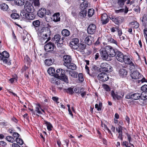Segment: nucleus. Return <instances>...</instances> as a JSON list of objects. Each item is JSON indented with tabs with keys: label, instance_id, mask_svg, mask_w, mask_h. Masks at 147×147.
I'll list each match as a JSON object with an SVG mask.
<instances>
[{
	"label": "nucleus",
	"instance_id": "1",
	"mask_svg": "<svg viewBox=\"0 0 147 147\" xmlns=\"http://www.w3.org/2000/svg\"><path fill=\"white\" fill-rule=\"evenodd\" d=\"M55 74L58 79L66 83H68L67 77L65 74V71L64 70L61 69H58L56 70Z\"/></svg>",
	"mask_w": 147,
	"mask_h": 147
},
{
	"label": "nucleus",
	"instance_id": "2",
	"mask_svg": "<svg viewBox=\"0 0 147 147\" xmlns=\"http://www.w3.org/2000/svg\"><path fill=\"white\" fill-rule=\"evenodd\" d=\"M32 12H26L24 10H23L21 11L20 15L23 19L27 21L29 20H32L35 18V15L32 13Z\"/></svg>",
	"mask_w": 147,
	"mask_h": 147
},
{
	"label": "nucleus",
	"instance_id": "3",
	"mask_svg": "<svg viewBox=\"0 0 147 147\" xmlns=\"http://www.w3.org/2000/svg\"><path fill=\"white\" fill-rule=\"evenodd\" d=\"M9 57V54L6 51H4L2 53H0V60H3L4 63L10 65L11 64V62L7 59Z\"/></svg>",
	"mask_w": 147,
	"mask_h": 147
},
{
	"label": "nucleus",
	"instance_id": "4",
	"mask_svg": "<svg viewBox=\"0 0 147 147\" xmlns=\"http://www.w3.org/2000/svg\"><path fill=\"white\" fill-rule=\"evenodd\" d=\"M124 62L125 63L129 65V69L130 70L134 69L135 68V65L134 64L133 62L130 58L129 56V55H125L124 58Z\"/></svg>",
	"mask_w": 147,
	"mask_h": 147
},
{
	"label": "nucleus",
	"instance_id": "5",
	"mask_svg": "<svg viewBox=\"0 0 147 147\" xmlns=\"http://www.w3.org/2000/svg\"><path fill=\"white\" fill-rule=\"evenodd\" d=\"M100 70L105 72H110L112 70V67L106 63H103L101 64Z\"/></svg>",
	"mask_w": 147,
	"mask_h": 147
},
{
	"label": "nucleus",
	"instance_id": "6",
	"mask_svg": "<svg viewBox=\"0 0 147 147\" xmlns=\"http://www.w3.org/2000/svg\"><path fill=\"white\" fill-rule=\"evenodd\" d=\"M105 49L109 57H114L115 55L116 52L111 46H107L105 47Z\"/></svg>",
	"mask_w": 147,
	"mask_h": 147
},
{
	"label": "nucleus",
	"instance_id": "7",
	"mask_svg": "<svg viewBox=\"0 0 147 147\" xmlns=\"http://www.w3.org/2000/svg\"><path fill=\"white\" fill-rule=\"evenodd\" d=\"M24 9L28 12H33L34 10L33 6L30 2L28 1L26 2Z\"/></svg>",
	"mask_w": 147,
	"mask_h": 147
},
{
	"label": "nucleus",
	"instance_id": "8",
	"mask_svg": "<svg viewBox=\"0 0 147 147\" xmlns=\"http://www.w3.org/2000/svg\"><path fill=\"white\" fill-rule=\"evenodd\" d=\"M100 56L102 59L105 60H109V56L108 53L106 51L105 47L104 48H102L100 50Z\"/></svg>",
	"mask_w": 147,
	"mask_h": 147
},
{
	"label": "nucleus",
	"instance_id": "9",
	"mask_svg": "<svg viewBox=\"0 0 147 147\" xmlns=\"http://www.w3.org/2000/svg\"><path fill=\"white\" fill-rule=\"evenodd\" d=\"M47 31L46 33L41 34L40 36L43 40H47L46 42L48 41L51 39L50 36L51 34V31L49 28H47Z\"/></svg>",
	"mask_w": 147,
	"mask_h": 147
},
{
	"label": "nucleus",
	"instance_id": "10",
	"mask_svg": "<svg viewBox=\"0 0 147 147\" xmlns=\"http://www.w3.org/2000/svg\"><path fill=\"white\" fill-rule=\"evenodd\" d=\"M98 80L102 82L107 81L109 77L107 74L104 72L99 74L97 76Z\"/></svg>",
	"mask_w": 147,
	"mask_h": 147
},
{
	"label": "nucleus",
	"instance_id": "11",
	"mask_svg": "<svg viewBox=\"0 0 147 147\" xmlns=\"http://www.w3.org/2000/svg\"><path fill=\"white\" fill-rule=\"evenodd\" d=\"M79 40L77 38H73L70 42V46L74 49H76L78 45Z\"/></svg>",
	"mask_w": 147,
	"mask_h": 147
},
{
	"label": "nucleus",
	"instance_id": "12",
	"mask_svg": "<svg viewBox=\"0 0 147 147\" xmlns=\"http://www.w3.org/2000/svg\"><path fill=\"white\" fill-rule=\"evenodd\" d=\"M96 26L95 24H91L88 26L87 28V32L90 34H93L96 31Z\"/></svg>",
	"mask_w": 147,
	"mask_h": 147
},
{
	"label": "nucleus",
	"instance_id": "13",
	"mask_svg": "<svg viewBox=\"0 0 147 147\" xmlns=\"http://www.w3.org/2000/svg\"><path fill=\"white\" fill-rule=\"evenodd\" d=\"M116 58L119 61L123 63L124 62V55L121 52L117 51L116 52Z\"/></svg>",
	"mask_w": 147,
	"mask_h": 147
},
{
	"label": "nucleus",
	"instance_id": "14",
	"mask_svg": "<svg viewBox=\"0 0 147 147\" xmlns=\"http://www.w3.org/2000/svg\"><path fill=\"white\" fill-rule=\"evenodd\" d=\"M54 47V45L53 43L51 42H49L45 45L44 48L46 51L49 52L53 50Z\"/></svg>",
	"mask_w": 147,
	"mask_h": 147
},
{
	"label": "nucleus",
	"instance_id": "15",
	"mask_svg": "<svg viewBox=\"0 0 147 147\" xmlns=\"http://www.w3.org/2000/svg\"><path fill=\"white\" fill-rule=\"evenodd\" d=\"M133 79H137L141 78L142 76L137 71H134L130 75Z\"/></svg>",
	"mask_w": 147,
	"mask_h": 147
},
{
	"label": "nucleus",
	"instance_id": "16",
	"mask_svg": "<svg viewBox=\"0 0 147 147\" xmlns=\"http://www.w3.org/2000/svg\"><path fill=\"white\" fill-rule=\"evenodd\" d=\"M109 19L108 18L107 15L104 13L102 14L101 16V21L103 24H107L109 22Z\"/></svg>",
	"mask_w": 147,
	"mask_h": 147
},
{
	"label": "nucleus",
	"instance_id": "17",
	"mask_svg": "<svg viewBox=\"0 0 147 147\" xmlns=\"http://www.w3.org/2000/svg\"><path fill=\"white\" fill-rule=\"evenodd\" d=\"M111 95L113 98L114 100H115L116 99L119 100L121 98L120 93L119 92L118 93L117 92H115L113 91H111Z\"/></svg>",
	"mask_w": 147,
	"mask_h": 147
},
{
	"label": "nucleus",
	"instance_id": "18",
	"mask_svg": "<svg viewBox=\"0 0 147 147\" xmlns=\"http://www.w3.org/2000/svg\"><path fill=\"white\" fill-rule=\"evenodd\" d=\"M46 13V9L44 8H41L38 11V15L39 17L42 18L44 16Z\"/></svg>",
	"mask_w": 147,
	"mask_h": 147
},
{
	"label": "nucleus",
	"instance_id": "19",
	"mask_svg": "<svg viewBox=\"0 0 147 147\" xmlns=\"http://www.w3.org/2000/svg\"><path fill=\"white\" fill-rule=\"evenodd\" d=\"M122 127H118L116 128V130L119 133V136L118 138L120 139L121 140H123L122 138Z\"/></svg>",
	"mask_w": 147,
	"mask_h": 147
},
{
	"label": "nucleus",
	"instance_id": "20",
	"mask_svg": "<svg viewBox=\"0 0 147 147\" xmlns=\"http://www.w3.org/2000/svg\"><path fill=\"white\" fill-rule=\"evenodd\" d=\"M86 46L85 44L80 43L78 44L77 48V50L80 52H84Z\"/></svg>",
	"mask_w": 147,
	"mask_h": 147
},
{
	"label": "nucleus",
	"instance_id": "21",
	"mask_svg": "<svg viewBox=\"0 0 147 147\" xmlns=\"http://www.w3.org/2000/svg\"><path fill=\"white\" fill-rule=\"evenodd\" d=\"M63 60L64 62L63 65H64V64H68L70 63L71 61V57L68 55H64L63 57Z\"/></svg>",
	"mask_w": 147,
	"mask_h": 147
},
{
	"label": "nucleus",
	"instance_id": "22",
	"mask_svg": "<svg viewBox=\"0 0 147 147\" xmlns=\"http://www.w3.org/2000/svg\"><path fill=\"white\" fill-rule=\"evenodd\" d=\"M64 65L66 66L68 68L72 70H75L76 69V65L73 63H70L68 64H64Z\"/></svg>",
	"mask_w": 147,
	"mask_h": 147
},
{
	"label": "nucleus",
	"instance_id": "23",
	"mask_svg": "<svg viewBox=\"0 0 147 147\" xmlns=\"http://www.w3.org/2000/svg\"><path fill=\"white\" fill-rule=\"evenodd\" d=\"M107 40L109 43H112L118 46V43L117 41L112 38L110 35L107 36Z\"/></svg>",
	"mask_w": 147,
	"mask_h": 147
},
{
	"label": "nucleus",
	"instance_id": "24",
	"mask_svg": "<svg viewBox=\"0 0 147 147\" xmlns=\"http://www.w3.org/2000/svg\"><path fill=\"white\" fill-rule=\"evenodd\" d=\"M127 73L126 70L124 69H121L119 71L120 76L122 77L126 76L127 74Z\"/></svg>",
	"mask_w": 147,
	"mask_h": 147
},
{
	"label": "nucleus",
	"instance_id": "25",
	"mask_svg": "<svg viewBox=\"0 0 147 147\" xmlns=\"http://www.w3.org/2000/svg\"><path fill=\"white\" fill-rule=\"evenodd\" d=\"M53 20L55 22L59 21L60 19L59 13H55L53 16Z\"/></svg>",
	"mask_w": 147,
	"mask_h": 147
},
{
	"label": "nucleus",
	"instance_id": "26",
	"mask_svg": "<svg viewBox=\"0 0 147 147\" xmlns=\"http://www.w3.org/2000/svg\"><path fill=\"white\" fill-rule=\"evenodd\" d=\"M88 6V3L87 1H83L80 5V8L82 10H86V9Z\"/></svg>",
	"mask_w": 147,
	"mask_h": 147
},
{
	"label": "nucleus",
	"instance_id": "27",
	"mask_svg": "<svg viewBox=\"0 0 147 147\" xmlns=\"http://www.w3.org/2000/svg\"><path fill=\"white\" fill-rule=\"evenodd\" d=\"M62 35L65 36H68L70 34V32L68 30L64 29L61 31Z\"/></svg>",
	"mask_w": 147,
	"mask_h": 147
},
{
	"label": "nucleus",
	"instance_id": "28",
	"mask_svg": "<svg viewBox=\"0 0 147 147\" xmlns=\"http://www.w3.org/2000/svg\"><path fill=\"white\" fill-rule=\"evenodd\" d=\"M14 1L16 4L18 6L23 5L25 3L24 0H14Z\"/></svg>",
	"mask_w": 147,
	"mask_h": 147
},
{
	"label": "nucleus",
	"instance_id": "29",
	"mask_svg": "<svg viewBox=\"0 0 147 147\" xmlns=\"http://www.w3.org/2000/svg\"><path fill=\"white\" fill-rule=\"evenodd\" d=\"M86 14L87 11L86 10H83L80 12L78 16L81 18H83L86 16Z\"/></svg>",
	"mask_w": 147,
	"mask_h": 147
},
{
	"label": "nucleus",
	"instance_id": "30",
	"mask_svg": "<svg viewBox=\"0 0 147 147\" xmlns=\"http://www.w3.org/2000/svg\"><path fill=\"white\" fill-rule=\"evenodd\" d=\"M8 5L5 3H3L0 5V9L3 11H7L8 8Z\"/></svg>",
	"mask_w": 147,
	"mask_h": 147
},
{
	"label": "nucleus",
	"instance_id": "31",
	"mask_svg": "<svg viewBox=\"0 0 147 147\" xmlns=\"http://www.w3.org/2000/svg\"><path fill=\"white\" fill-rule=\"evenodd\" d=\"M32 26L36 29V28H38L40 25V22L38 20H36L32 22Z\"/></svg>",
	"mask_w": 147,
	"mask_h": 147
},
{
	"label": "nucleus",
	"instance_id": "32",
	"mask_svg": "<svg viewBox=\"0 0 147 147\" xmlns=\"http://www.w3.org/2000/svg\"><path fill=\"white\" fill-rule=\"evenodd\" d=\"M141 94L138 93H135L132 94V99L134 100L138 99L140 98Z\"/></svg>",
	"mask_w": 147,
	"mask_h": 147
},
{
	"label": "nucleus",
	"instance_id": "33",
	"mask_svg": "<svg viewBox=\"0 0 147 147\" xmlns=\"http://www.w3.org/2000/svg\"><path fill=\"white\" fill-rule=\"evenodd\" d=\"M54 60L51 59H48L45 60V63L46 65L50 66L53 63Z\"/></svg>",
	"mask_w": 147,
	"mask_h": 147
},
{
	"label": "nucleus",
	"instance_id": "34",
	"mask_svg": "<svg viewBox=\"0 0 147 147\" xmlns=\"http://www.w3.org/2000/svg\"><path fill=\"white\" fill-rule=\"evenodd\" d=\"M91 38V36H88L86 37L85 40V42L86 44L88 45H91L92 43V41L90 40Z\"/></svg>",
	"mask_w": 147,
	"mask_h": 147
},
{
	"label": "nucleus",
	"instance_id": "35",
	"mask_svg": "<svg viewBox=\"0 0 147 147\" xmlns=\"http://www.w3.org/2000/svg\"><path fill=\"white\" fill-rule=\"evenodd\" d=\"M59 79L57 78L53 77V78H51V82L56 84L58 85V84L59 83L58 81H59Z\"/></svg>",
	"mask_w": 147,
	"mask_h": 147
},
{
	"label": "nucleus",
	"instance_id": "36",
	"mask_svg": "<svg viewBox=\"0 0 147 147\" xmlns=\"http://www.w3.org/2000/svg\"><path fill=\"white\" fill-rule=\"evenodd\" d=\"M61 38L60 36L58 34L55 35L54 36V40L55 41L57 42V45H58V44H60L59 42L58 43V42H59V40Z\"/></svg>",
	"mask_w": 147,
	"mask_h": 147
},
{
	"label": "nucleus",
	"instance_id": "37",
	"mask_svg": "<svg viewBox=\"0 0 147 147\" xmlns=\"http://www.w3.org/2000/svg\"><path fill=\"white\" fill-rule=\"evenodd\" d=\"M140 98L142 100H144L147 99V92H142Z\"/></svg>",
	"mask_w": 147,
	"mask_h": 147
},
{
	"label": "nucleus",
	"instance_id": "38",
	"mask_svg": "<svg viewBox=\"0 0 147 147\" xmlns=\"http://www.w3.org/2000/svg\"><path fill=\"white\" fill-rule=\"evenodd\" d=\"M47 28H48L46 27H44L41 28H40L38 30V32L40 33L44 34L46 33L47 31Z\"/></svg>",
	"mask_w": 147,
	"mask_h": 147
},
{
	"label": "nucleus",
	"instance_id": "39",
	"mask_svg": "<svg viewBox=\"0 0 147 147\" xmlns=\"http://www.w3.org/2000/svg\"><path fill=\"white\" fill-rule=\"evenodd\" d=\"M47 71L50 75H53L55 73V69L53 67H50L48 69Z\"/></svg>",
	"mask_w": 147,
	"mask_h": 147
},
{
	"label": "nucleus",
	"instance_id": "40",
	"mask_svg": "<svg viewBox=\"0 0 147 147\" xmlns=\"http://www.w3.org/2000/svg\"><path fill=\"white\" fill-rule=\"evenodd\" d=\"M110 19L116 24H119L118 17L112 16L110 18Z\"/></svg>",
	"mask_w": 147,
	"mask_h": 147
},
{
	"label": "nucleus",
	"instance_id": "41",
	"mask_svg": "<svg viewBox=\"0 0 147 147\" xmlns=\"http://www.w3.org/2000/svg\"><path fill=\"white\" fill-rule=\"evenodd\" d=\"M69 74L71 77L74 78H77L78 74L73 71H70L69 72Z\"/></svg>",
	"mask_w": 147,
	"mask_h": 147
},
{
	"label": "nucleus",
	"instance_id": "42",
	"mask_svg": "<svg viewBox=\"0 0 147 147\" xmlns=\"http://www.w3.org/2000/svg\"><path fill=\"white\" fill-rule=\"evenodd\" d=\"M33 3L34 5L37 7H39L40 6L39 0H33Z\"/></svg>",
	"mask_w": 147,
	"mask_h": 147
},
{
	"label": "nucleus",
	"instance_id": "43",
	"mask_svg": "<svg viewBox=\"0 0 147 147\" xmlns=\"http://www.w3.org/2000/svg\"><path fill=\"white\" fill-rule=\"evenodd\" d=\"M40 106L39 104L36 105V107L35 111L39 115L42 114L41 112L40 111Z\"/></svg>",
	"mask_w": 147,
	"mask_h": 147
},
{
	"label": "nucleus",
	"instance_id": "44",
	"mask_svg": "<svg viewBox=\"0 0 147 147\" xmlns=\"http://www.w3.org/2000/svg\"><path fill=\"white\" fill-rule=\"evenodd\" d=\"M45 123L47 126L48 130L49 131L51 130L52 128V125L49 122L47 121H45Z\"/></svg>",
	"mask_w": 147,
	"mask_h": 147
},
{
	"label": "nucleus",
	"instance_id": "45",
	"mask_svg": "<svg viewBox=\"0 0 147 147\" xmlns=\"http://www.w3.org/2000/svg\"><path fill=\"white\" fill-rule=\"evenodd\" d=\"M6 140L11 142H13L14 141V138L10 136H8L6 138Z\"/></svg>",
	"mask_w": 147,
	"mask_h": 147
},
{
	"label": "nucleus",
	"instance_id": "46",
	"mask_svg": "<svg viewBox=\"0 0 147 147\" xmlns=\"http://www.w3.org/2000/svg\"><path fill=\"white\" fill-rule=\"evenodd\" d=\"M131 24L133 27L135 28H138L139 26V23L136 22H132Z\"/></svg>",
	"mask_w": 147,
	"mask_h": 147
},
{
	"label": "nucleus",
	"instance_id": "47",
	"mask_svg": "<svg viewBox=\"0 0 147 147\" xmlns=\"http://www.w3.org/2000/svg\"><path fill=\"white\" fill-rule=\"evenodd\" d=\"M94 13V10L92 9H90L88 11V15L89 17H91Z\"/></svg>",
	"mask_w": 147,
	"mask_h": 147
},
{
	"label": "nucleus",
	"instance_id": "48",
	"mask_svg": "<svg viewBox=\"0 0 147 147\" xmlns=\"http://www.w3.org/2000/svg\"><path fill=\"white\" fill-rule=\"evenodd\" d=\"M11 16L12 19H17L19 17V15L16 13L12 14L11 15Z\"/></svg>",
	"mask_w": 147,
	"mask_h": 147
},
{
	"label": "nucleus",
	"instance_id": "49",
	"mask_svg": "<svg viewBox=\"0 0 147 147\" xmlns=\"http://www.w3.org/2000/svg\"><path fill=\"white\" fill-rule=\"evenodd\" d=\"M115 12L116 14H121L123 13L124 11V9H120L118 10H115Z\"/></svg>",
	"mask_w": 147,
	"mask_h": 147
},
{
	"label": "nucleus",
	"instance_id": "50",
	"mask_svg": "<svg viewBox=\"0 0 147 147\" xmlns=\"http://www.w3.org/2000/svg\"><path fill=\"white\" fill-rule=\"evenodd\" d=\"M16 142L20 144V145H22L23 143V140L19 138H16Z\"/></svg>",
	"mask_w": 147,
	"mask_h": 147
},
{
	"label": "nucleus",
	"instance_id": "51",
	"mask_svg": "<svg viewBox=\"0 0 147 147\" xmlns=\"http://www.w3.org/2000/svg\"><path fill=\"white\" fill-rule=\"evenodd\" d=\"M66 92L69 94H72L74 93L73 88L70 87L66 89Z\"/></svg>",
	"mask_w": 147,
	"mask_h": 147
},
{
	"label": "nucleus",
	"instance_id": "52",
	"mask_svg": "<svg viewBox=\"0 0 147 147\" xmlns=\"http://www.w3.org/2000/svg\"><path fill=\"white\" fill-rule=\"evenodd\" d=\"M141 90L143 92H147V85H144L141 87Z\"/></svg>",
	"mask_w": 147,
	"mask_h": 147
},
{
	"label": "nucleus",
	"instance_id": "53",
	"mask_svg": "<svg viewBox=\"0 0 147 147\" xmlns=\"http://www.w3.org/2000/svg\"><path fill=\"white\" fill-rule=\"evenodd\" d=\"M79 80L81 82H83L84 80V78L83 77V74L82 73H80L78 75Z\"/></svg>",
	"mask_w": 147,
	"mask_h": 147
},
{
	"label": "nucleus",
	"instance_id": "54",
	"mask_svg": "<svg viewBox=\"0 0 147 147\" xmlns=\"http://www.w3.org/2000/svg\"><path fill=\"white\" fill-rule=\"evenodd\" d=\"M118 18L119 24H120L123 21L124 19L123 17L121 16H119L118 17Z\"/></svg>",
	"mask_w": 147,
	"mask_h": 147
},
{
	"label": "nucleus",
	"instance_id": "55",
	"mask_svg": "<svg viewBox=\"0 0 147 147\" xmlns=\"http://www.w3.org/2000/svg\"><path fill=\"white\" fill-rule=\"evenodd\" d=\"M20 135L17 132H14L12 134V136L14 138H18L19 136Z\"/></svg>",
	"mask_w": 147,
	"mask_h": 147
},
{
	"label": "nucleus",
	"instance_id": "56",
	"mask_svg": "<svg viewBox=\"0 0 147 147\" xmlns=\"http://www.w3.org/2000/svg\"><path fill=\"white\" fill-rule=\"evenodd\" d=\"M104 88L105 90L107 91H109L110 90V88L107 85H105L104 86Z\"/></svg>",
	"mask_w": 147,
	"mask_h": 147
},
{
	"label": "nucleus",
	"instance_id": "57",
	"mask_svg": "<svg viewBox=\"0 0 147 147\" xmlns=\"http://www.w3.org/2000/svg\"><path fill=\"white\" fill-rule=\"evenodd\" d=\"M17 79L15 78H12L9 79V81L11 83H13L14 81H16Z\"/></svg>",
	"mask_w": 147,
	"mask_h": 147
},
{
	"label": "nucleus",
	"instance_id": "58",
	"mask_svg": "<svg viewBox=\"0 0 147 147\" xmlns=\"http://www.w3.org/2000/svg\"><path fill=\"white\" fill-rule=\"evenodd\" d=\"M6 143L4 141H0V146H4L6 145Z\"/></svg>",
	"mask_w": 147,
	"mask_h": 147
},
{
	"label": "nucleus",
	"instance_id": "59",
	"mask_svg": "<svg viewBox=\"0 0 147 147\" xmlns=\"http://www.w3.org/2000/svg\"><path fill=\"white\" fill-rule=\"evenodd\" d=\"M117 31H118V34L119 36H121L122 34L121 30H119L118 28H117Z\"/></svg>",
	"mask_w": 147,
	"mask_h": 147
},
{
	"label": "nucleus",
	"instance_id": "60",
	"mask_svg": "<svg viewBox=\"0 0 147 147\" xmlns=\"http://www.w3.org/2000/svg\"><path fill=\"white\" fill-rule=\"evenodd\" d=\"M100 56L99 54L98 53H96L95 55L94 58L95 60H97Z\"/></svg>",
	"mask_w": 147,
	"mask_h": 147
},
{
	"label": "nucleus",
	"instance_id": "61",
	"mask_svg": "<svg viewBox=\"0 0 147 147\" xmlns=\"http://www.w3.org/2000/svg\"><path fill=\"white\" fill-rule=\"evenodd\" d=\"M74 92H75V93H80V92H79V89L77 88H75L74 89Z\"/></svg>",
	"mask_w": 147,
	"mask_h": 147
},
{
	"label": "nucleus",
	"instance_id": "62",
	"mask_svg": "<svg viewBox=\"0 0 147 147\" xmlns=\"http://www.w3.org/2000/svg\"><path fill=\"white\" fill-rule=\"evenodd\" d=\"M132 94H128L126 96V98L127 99L132 98V97H131Z\"/></svg>",
	"mask_w": 147,
	"mask_h": 147
},
{
	"label": "nucleus",
	"instance_id": "63",
	"mask_svg": "<svg viewBox=\"0 0 147 147\" xmlns=\"http://www.w3.org/2000/svg\"><path fill=\"white\" fill-rule=\"evenodd\" d=\"M147 21V16L146 15H144L143 17L142 21L145 22Z\"/></svg>",
	"mask_w": 147,
	"mask_h": 147
},
{
	"label": "nucleus",
	"instance_id": "64",
	"mask_svg": "<svg viewBox=\"0 0 147 147\" xmlns=\"http://www.w3.org/2000/svg\"><path fill=\"white\" fill-rule=\"evenodd\" d=\"M12 147H20L19 145L15 143H13L12 144Z\"/></svg>",
	"mask_w": 147,
	"mask_h": 147
}]
</instances>
